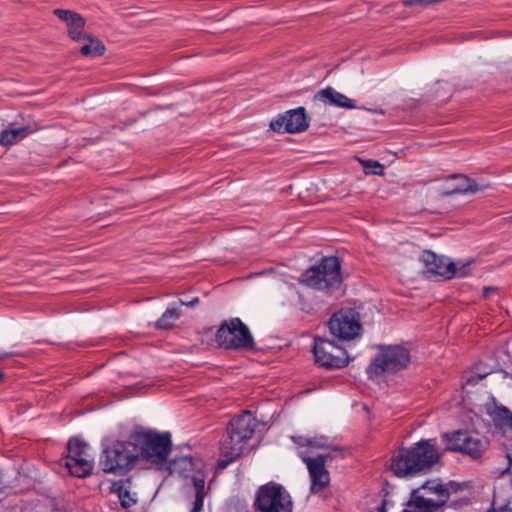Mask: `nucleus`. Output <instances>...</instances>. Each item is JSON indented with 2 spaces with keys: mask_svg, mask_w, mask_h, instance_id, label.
Returning <instances> with one entry per match:
<instances>
[{
  "mask_svg": "<svg viewBox=\"0 0 512 512\" xmlns=\"http://www.w3.org/2000/svg\"><path fill=\"white\" fill-rule=\"evenodd\" d=\"M432 502L424 500V495H419V490H412L410 500L402 512H436L431 506Z\"/></svg>",
  "mask_w": 512,
  "mask_h": 512,
  "instance_id": "5701e85b",
  "label": "nucleus"
},
{
  "mask_svg": "<svg viewBox=\"0 0 512 512\" xmlns=\"http://www.w3.org/2000/svg\"><path fill=\"white\" fill-rule=\"evenodd\" d=\"M387 500H382L381 504L371 512H386Z\"/></svg>",
  "mask_w": 512,
  "mask_h": 512,
  "instance_id": "2f4dec72",
  "label": "nucleus"
},
{
  "mask_svg": "<svg viewBox=\"0 0 512 512\" xmlns=\"http://www.w3.org/2000/svg\"><path fill=\"white\" fill-rule=\"evenodd\" d=\"M215 341L226 350L253 351L256 348L250 329L238 317L222 321L215 333Z\"/></svg>",
  "mask_w": 512,
  "mask_h": 512,
  "instance_id": "423d86ee",
  "label": "nucleus"
},
{
  "mask_svg": "<svg viewBox=\"0 0 512 512\" xmlns=\"http://www.w3.org/2000/svg\"><path fill=\"white\" fill-rule=\"evenodd\" d=\"M441 455L435 439H422L409 448H402L391 459L390 469L397 477H415L431 471Z\"/></svg>",
  "mask_w": 512,
  "mask_h": 512,
  "instance_id": "f257e3e1",
  "label": "nucleus"
},
{
  "mask_svg": "<svg viewBox=\"0 0 512 512\" xmlns=\"http://www.w3.org/2000/svg\"><path fill=\"white\" fill-rule=\"evenodd\" d=\"M422 261L424 262L425 267L429 273L442 276L445 279L463 277L466 275V265L457 267L456 263L446 261L444 258L438 257L431 251L423 252Z\"/></svg>",
  "mask_w": 512,
  "mask_h": 512,
  "instance_id": "4468645a",
  "label": "nucleus"
},
{
  "mask_svg": "<svg viewBox=\"0 0 512 512\" xmlns=\"http://www.w3.org/2000/svg\"><path fill=\"white\" fill-rule=\"evenodd\" d=\"M485 188L486 186L479 185L475 180L463 174H456L448 177V183L442 195L475 194Z\"/></svg>",
  "mask_w": 512,
  "mask_h": 512,
  "instance_id": "6ab92c4d",
  "label": "nucleus"
},
{
  "mask_svg": "<svg viewBox=\"0 0 512 512\" xmlns=\"http://www.w3.org/2000/svg\"><path fill=\"white\" fill-rule=\"evenodd\" d=\"M180 314L177 307H169L156 321L155 326L157 329L167 330L173 327L174 322L179 318Z\"/></svg>",
  "mask_w": 512,
  "mask_h": 512,
  "instance_id": "a878e982",
  "label": "nucleus"
},
{
  "mask_svg": "<svg viewBox=\"0 0 512 512\" xmlns=\"http://www.w3.org/2000/svg\"><path fill=\"white\" fill-rule=\"evenodd\" d=\"M192 458L184 456L173 461L174 466H179L181 470H188L192 467Z\"/></svg>",
  "mask_w": 512,
  "mask_h": 512,
  "instance_id": "c85d7f7f",
  "label": "nucleus"
},
{
  "mask_svg": "<svg viewBox=\"0 0 512 512\" xmlns=\"http://www.w3.org/2000/svg\"><path fill=\"white\" fill-rule=\"evenodd\" d=\"M132 440L136 442L138 460L142 459L155 466L166 463L172 448L170 433H158L137 427L132 431Z\"/></svg>",
  "mask_w": 512,
  "mask_h": 512,
  "instance_id": "7ed1b4c3",
  "label": "nucleus"
},
{
  "mask_svg": "<svg viewBox=\"0 0 512 512\" xmlns=\"http://www.w3.org/2000/svg\"><path fill=\"white\" fill-rule=\"evenodd\" d=\"M362 165L366 170V174L373 175H383L384 174V166L377 161L374 160H365L362 161Z\"/></svg>",
  "mask_w": 512,
  "mask_h": 512,
  "instance_id": "cd10ccee",
  "label": "nucleus"
},
{
  "mask_svg": "<svg viewBox=\"0 0 512 512\" xmlns=\"http://www.w3.org/2000/svg\"><path fill=\"white\" fill-rule=\"evenodd\" d=\"M506 220H508V221L512 222V212H511V215H509V216L506 218Z\"/></svg>",
  "mask_w": 512,
  "mask_h": 512,
  "instance_id": "c9c22d12",
  "label": "nucleus"
},
{
  "mask_svg": "<svg viewBox=\"0 0 512 512\" xmlns=\"http://www.w3.org/2000/svg\"><path fill=\"white\" fill-rule=\"evenodd\" d=\"M313 354L315 362L327 369H340L348 364V355L344 348L334 341L316 337L314 340Z\"/></svg>",
  "mask_w": 512,
  "mask_h": 512,
  "instance_id": "f8f14e48",
  "label": "nucleus"
},
{
  "mask_svg": "<svg viewBox=\"0 0 512 512\" xmlns=\"http://www.w3.org/2000/svg\"><path fill=\"white\" fill-rule=\"evenodd\" d=\"M442 438L446 443L447 451L463 453L474 460L481 459L489 447V441L486 438L466 430L445 432Z\"/></svg>",
  "mask_w": 512,
  "mask_h": 512,
  "instance_id": "1a4fd4ad",
  "label": "nucleus"
},
{
  "mask_svg": "<svg viewBox=\"0 0 512 512\" xmlns=\"http://www.w3.org/2000/svg\"><path fill=\"white\" fill-rule=\"evenodd\" d=\"M199 303V298L195 297L190 301H184L180 300V305L187 306V307H194Z\"/></svg>",
  "mask_w": 512,
  "mask_h": 512,
  "instance_id": "7c9ffc66",
  "label": "nucleus"
},
{
  "mask_svg": "<svg viewBox=\"0 0 512 512\" xmlns=\"http://www.w3.org/2000/svg\"><path fill=\"white\" fill-rule=\"evenodd\" d=\"M301 442L298 444L301 446H307L311 448L318 449H329L330 445L327 443V439L325 437H314V438H302L300 437Z\"/></svg>",
  "mask_w": 512,
  "mask_h": 512,
  "instance_id": "bb28decb",
  "label": "nucleus"
},
{
  "mask_svg": "<svg viewBox=\"0 0 512 512\" xmlns=\"http://www.w3.org/2000/svg\"><path fill=\"white\" fill-rule=\"evenodd\" d=\"M488 374H489L488 372H485V373L477 374L475 376H471L466 380V384L476 385L478 383V381L484 379Z\"/></svg>",
  "mask_w": 512,
  "mask_h": 512,
  "instance_id": "c756f323",
  "label": "nucleus"
},
{
  "mask_svg": "<svg viewBox=\"0 0 512 512\" xmlns=\"http://www.w3.org/2000/svg\"><path fill=\"white\" fill-rule=\"evenodd\" d=\"M379 353L367 367L369 378L395 373L405 369L410 363V352L401 345L379 346Z\"/></svg>",
  "mask_w": 512,
  "mask_h": 512,
  "instance_id": "0eeeda50",
  "label": "nucleus"
},
{
  "mask_svg": "<svg viewBox=\"0 0 512 512\" xmlns=\"http://www.w3.org/2000/svg\"><path fill=\"white\" fill-rule=\"evenodd\" d=\"M53 13L67 24L69 37L76 42L85 40L87 33L84 32L85 19L77 12L65 9H55Z\"/></svg>",
  "mask_w": 512,
  "mask_h": 512,
  "instance_id": "a211bd4d",
  "label": "nucleus"
},
{
  "mask_svg": "<svg viewBox=\"0 0 512 512\" xmlns=\"http://www.w3.org/2000/svg\"><path fill=\"white\" fill-rule=\"evenodd\" d=\"M309 127V121L304 107L286 111L271 121L270 128L279 133H299Z\"/></svg>",
  "mask_w": 512,
  "mask_h": 512,
  "instance_id": "ddd939ff",
  "label": "nucleus"
},
{
  "mask_svg": "<svg viewBox=\"0 0 512 512\" xmlns=\"http://www.w3.org/2000/svg\"><path fill=\"white\" fill-rule=\"evenodd\" d=\"M81 42H84L80 49L83 56L99 57L105 52V45L103 42L89 34H87L85 40H82Z\"/></svg>",
  "mask_w": 512,
  "mask_h": 512,
  "instance_id": "b1692460",
  "label": "nucleus"
},
{
  "mask_svg": "<svg viewBox=\"0 0 512 512\" xmlns=\"http://www.w3.org/2000/svg\"><path fill=\"white\" fill-rule=\"evenodd\" d=\"M300 283L319 291L330 292L342 282L341 265L336 256L323 257L317 265L308 268Z\"/></svg>",
  "mask_w": 512,
  "mask_h": 512,
  "instance_id": "39448f33",
  "label": "nucleus"
},
{
  "mask_svg": "<svg viewBox=\"0 0 512 512\" xmlns=\"http://www.w3.org/2000/svg\"><path fill=\"white\" fill-rule=\"evenodd\" d=\"M495 290L496 289L493 288V287H484V289H483V297L484 298H488L491 295V293L495 292Z\"/></svg>",
  "mask_w": 512,
  "mask_h": 512,
  "instance_id": "473e14b6",
  "label": "nucleus"
},
{
  "mask_svg": "<svg viewBox=\"0 0 512 512\" xmlns=\"http://www.w3.org/2000/svg\"><path fill=\"white\" fill-rule=\"evenodd\" d=\"M488 512H509V511H497L495 508H492Z\"/></svg>",
  "mask_w": 512,
  "mask_h": 512,
  "instance_id": "f704fd0d",
  "label": "nucleus"
},
{
  "mask_svg": "<svg viewBox=\"0 0 512 512\" xmlns=\"http://www.w3.org/2000/svg\"><path fill=\"white\" fill-rule=\"evenodd\" d=\"M4 379V373L0 371V381Z\"/></svg>",
  "mask_w": 512,
  "mask_h": 512,
  "instance_id": "e433bc0d",
  "label": "nucleus"
},
{
  "mask_svg": "<svg viewBox=\"0 0 512 512\" xmlns=\"http://www.w3.org/2000/svg\"><path fill=\"white\" fill-rule=\"evenodd\" d=\"M315 99L323 102H327L330 105H334L340 108L353 109L355 104L353 100L348 98L346 95L334 90L332 87H326L321 89L315 95Z\"/></svg>",
  "mask_w": 512,
  "mask_h": 512,
  "instance_id": "aec40b11",
  "label": "nucleus"
},
{
  "mask_svg": "<svg viewBox=\"0 0 512 512\" xmlns=\"http://www.w3.org/2000/svg\"><path fill=\"white\" fill-rule=\"evenodd\" d=\"M257 421L250 411L234 416L227 426L226 436L220 442V456L217 467L225 469L244 452L245 445L253 437Z\"/></svg>",
  "mask_w": 512,
  "mask_h": 512,
  "instance_id": "f03ea898",
  "label": "nucleus"
},
{
  "mask_svg": "<svg viewBox=\"0 0 512 512\" xmlns=\"http://www.w3.org/2000/svg\"><path fill=\"white\" fill-rule=\"evenodd\" d=\"M31 133L29 126L3 130L0 133V144L3 146H11L23 140Z\"/></svg>",
  "mask_w": 512,
  "mask_h": 512,
  "instance_id": "412c9836",
  "label": "nucleus"
},
{
  "mask_svg": "<svg viewBox=\"0 0 512 512\" xmlns=\"http://www.w3.org/2000/svg\"><path fill=\"white\" fill-rule=\"evenodd\" d=\"M253 507L256 512H292L293 501L282 485L269 482L257 489Z\"/></svg>",
  "mask_w": 512,
  "mask_h": 512,
  "instance_id": "6e6552de",
  "label": "nucleus"
},
{
  "mask_svg": "<svg viewBox=\"0 0 512 512\" xmlns=\"http://www.w3.org/2000/svg\"><path fill=\"white\" fill-rule=\"evenodd\" d=\"M8 357V354H0V360H3Z\"/></svg>",
  "mask_w": 512,
  "mask_h": 512,
  "instance_id": "72a5a7b5",
  "label": "nucleus"
},
{
  "mask_svg": "<svg viewBox=\"0 0 512 512\" xmlns=\"http://www.w3.org/2000/svg\"><path fill=\"white\" fill-rule=\"evenodd\" d=\"M193 486L195 488V499L190 512H202L203 503L206 495L205 492V480L203 478L194 477Z\"/></svg>",
  "mask_w": 512,
  "mask_h": 512,
  "instance_id": "393cba45",
  "label": "nucleus"
},
{
  "mask_svg": "<svg viewBox=\"0 0 512 512\" xmlns=\"http://www.w3.org/2000/svg\"><path fill=\"white\" fill-rule=\"evenodd\" d=\"M136 442L132 440V432L126 441L115 440L104 445L99 465L103 472L122 474L131 470L138 461Z\"/></svg>",
  "mask_w": 512,
  "mask_h": 512,
  "instance_id": "20e7f679",
  "label": "nucleus"
},
{
  "mask_svg": "<svg viewBox=\"0 0 512 512\" xmlns=\"http://www.w3.org/2000/svg\"><path fill=\"white\" fill-rule=\"evenodd\" d=\"M415 490H419V495H424V500L432 502L433 505L431 508L434 511L444 506L450 496L446 485L440 483L438 480H428Z\"/></svg>",
  "mask_w": 512,
  "mask_h": 512,
  "instance_id": "dca6fc26",
  "label": "nucleus"
},
{
  "mask_svg": "<svg viewBox=\"0 0 512 512\" xmlns=\"http://www.w3.org/2000/svg\"><path fill=\"white\" fill-rule=\"evenodd\" d=\"M490 417L499 429H512V412L504 406H495L490 412Z\"/></svg>",
  "mask_w": 512,
  "mask_h": 512,
  "instance_id": "4be33fe9",
  "label": "nucleus"
},
{
  "mask_svg": "<svg viewBox=\"0 0 512 512\" xmlns=\"http://www.w3.org/2000/svg\"><path fill=\"white\" fill-rule=\"evenodd\" d=\"M67 460L65 467L70 474L85 478L92 473L94 460L88 453V444L80 438H71L67 444Z\"/></svg>",
  "mask_w": 512,
  "mask_h": 512,
  "instance_id": "9d476101",
  "label": "nucleus"
},
{
  "mask_svg": "<svg viewBox=\"0 0 512 512\" xmlns=\"http://www.w3.org/2000/svg\"><path fill=\"white\" fill-rule=\"evenodd\" d=\"M307 465L310 477V491L313 494L322 491L330 482L328 471L325 469L326 455L320 454L315 458L301 456Z\"/></svg>",
  "mask_w": 512,
  "mask_h": 512,
  "instance_id": "2eb2a0df",
  "label": "nucleus"
},
{
  "mask_svg": "<svg viewBox=\"0 0 512 512\" xmlns=\"http://www.w3.org/2000/svg\"><path fill=\"white\" fill-rule=\"evenodd\" d=\"M110 492L117 495L123 509L127 510L138 503V493L131 476L114 481L110 486Z\"/></svg>",
  "mask_w": 512,
  "mask_h": 512,
  "instance_id": "f3484780",
  "label": "nucleus"
},
{
  "mask_svg": "<svg viewBox=\"0 0 512 512\" xmlns=\"http://www.w3.org/2000/svg\"><path fill=\"white\" fill-rule=\"evenodd\" d=\"M330 332L341 340H352L361 335L360 314L355 309L343 308L329 320Z\"/></svg>",
  "mask_w": 512,
  "mask_h": 512,
  "instance_id": "9b49d317",
  "label": "nucleus"
}]
</instances>
